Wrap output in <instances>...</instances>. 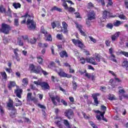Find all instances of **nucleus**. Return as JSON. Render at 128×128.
<instances>
[{
    "label": "nucleus",
    "mask_w": 128,
    "mask_h": 128,
    "mask_svg": "<svg viewBox=\"0 0 128 128\" xmlns=\"http://www.w3.org/2000/svg\"><path fill=\"white\" fill-rule=\"evenodd\" d=\"M22 18H28L26 22L28 30H36V23L34 20V14L30 15L28 14V12H26L24 16H22Z\"/></svg>",
    "instance_id": "nucleus-1"
},
{
    "label": "nucleus",
    "mask_w": 128,
    "mask_h": 128,
    "mask_svg": "<svg viewBox=\"0 0 128 128\" xmlns=\"http://www.w3.org/2000/svg\"><path fill=\"white\" fill-rule=\"evenodd\" d=\"M34 84H37V86H40L43 90H50V85L46 82H40V80H38V82L34 81Z\"/></svg>",
    "instance_id": "nucleus-2"
},
{
    "label": "nucleus",
    "mask_w": 128,
    "mask_h": 128,
    "mask_svg": "<svg viewBox=\"0 0 128 128\" xmlns=\"http://www.w3.org/2000/svg\"><path fill=\"white\" fill-rule=\"evenodd\" d=\"M40 70H42V67L40 66H38L36 68V66L34 64H31L29 65V70L30 72H34V74H40Z\"/></svg>",
    "instance_id": "nucleus-3"
},
{
    "label": "nucleus",
    "mask_w": 128,
    "mask_h": 128,
    "mask_svg": "<svg viewBox=\"0 0 128 128\" xmlns=\"http://www.w3.org/2000/svg\"><path fill=\"white\" fill-rule=\"evenodd\" d=\"M10 25H8L6 24H2V28L0 29V32L5 34H10Z\"/></svg>",
    "instance_id": "nucleus-4"
},
{
    "label": "nucleus",
    "mask_w": 128,
    "mask_h": 128,
    "mask_svg": "<svg viewBox=\"0 0 128 128\" xmlns=\"http://www.w3.org/2000/svg\"><path fill=\"white\" fill-rule=\"evenodd\" d=\"M96 12L94 10H90L87 14V20H96Z\"/></svg>",
    "instance_id": "nucleus-5"
},
{
    "label": "nucleus",
    "mask_w": 128,
    "mask_h": 128,
    "mask_svg": "<svg viewBox=\"0 0 128 128\" xmlns=\"http://www.w3.org/2000/svg\"><path fill=\"white\" fill-rule=\"evenodd\" d=\"M64 114L68 120H72V118L74 116V111L71 109H68L64 112Z\"/></svg>",
    "instance_id": "nucleus-6"
},
{
    "label": "nucleus",
    "mask_w": 128,
    "mask_h": 128,
    "mask_svg": "<svg viewBox=\"0 0 128 128\" xmlns=\"http://www.w3.org/2000/svg\"><path fill=\"white\" fill-rule=\"evenodd\" d=\"M50 98L54 106H58V102H60V98L58 96H54L52 95H50Z\"/></svg>",
    "instance_id": "nucleus-7"
},
{
    "label": "nucleus",
    "mask_w": 128,
    "mask_h": 128,
    "mask_svg": "<svg viewBox=\"0 0 128 128\" xmlns=\"http://www.w3.org/2000/svg\"><path fill=\"white\" fill-rule=\"evenodd\" d=\"M102 18H103L106 20V18H114V16H112V15L110 14V12L105 10L103 11Z\"/></svg>",
    "instance_id": "nucleus-8"
},
{
    "label": "nucleus",
    "mask_w": 128,
    "mask_h": 128,
    "mask_svg": "<svg viewBox=\"0 0 128 128\" xmlns=\"http://www.w3.org/2000/svg\"><path fill=\"white\" fill-rule=\"evenodd\" d=\"M86 60L87 62H89L90 64H92L94 66H98V63L96 62V60L94 58H86Z\"/></svg>",
    "instance_id": "nucleus-9"
},
{
    "label": "nucleus",
    "mask_w": 128,
    "mask_h": 128,
    "mask_svg": "<svg viewBox=\"0 0 128 128\" xmlns=\"http://www.w3.org/2000/svg\"><path fill=\"white\" fill-rule=\"evenodd\" d=\"M100 96V94L96 93V94H92V98L93 100H94V102L96 104V106H98V96Z\"/></svg>",
    "instance_id": "nucleus-10"
},
{
    "label": "nucleus",
    "mask_w": 128,
    "mask_h": 128,
    "mask_svg": "<svg viewBox=\"0 0 128 128\" xmlns=\"http://www.w3.org/2000/svg\"><path fill=\"white\" fill-rule=\"evenodd\" d=\"M14 92L18 98H22L21 94H22V89H16L14 90Z\"/></svg>",
    "instance_id": "nucleus-11"
},
{
    "label": "nucleus",
    "mask_w": 128,
    "mask_h": 128,
    "mask_svg": "<svg viewBox=\"0 0 128 128\" xmlns=\"http://www.w3.org/2000/svg\"><path fill=\"white\" fill-rule=\"evenodd\" d=\"M76 28H78L79 32H80V34H82V36H86V32H84L82 31V26H80L78 24H76Z\"/></svg>",
    "instance_id": "nucleus-12"
},
{
    "label": "nucleus",
    "mask_w": 128,
    "mask_h": 128,
    "mask_svg": "<svg viewBox=\"0 0 128 128\" xmlns=\"http://www.w3.org/2000/svg\"><path fill=\"white\" fill-rule=\"evenodd\" d=\"M7 106L9 110H10L12 108H14V101H12V100H10L9 102L7 104Z\"/></svg>",
    "instance_id": "nucleus-13"
},
{
    "label": "nucleus",
    "mask_w": 128,
    "mask_h": 128,
    "mask_svg": "<svg viewBox=\"0 0 128 128\" xmlns=\"http://www.w3.org/2000/svg\"><path fill=\"white\" fill-rule=\"evenodd\" d=\"M32 93H28L27 94V100L28 102H34L36 100V98H32Z\"/></svg>",
    "instance_id": "nucleus-14"
},
{
    "label": "nucleus",
    "mask_w": 128,
    "mask_h": 128,
    "mask_svg": "<svg viewBox=\"0 0 128 128\" xmlns=\"http://www.w3.org/2000/svg\"><path fill=\"white\" fill-rule=\"evenodd\" d=\"M112 52H114V49L112 48H111L109 49V52L110 54V58H112L113 60V62H116V60L114 59V58H116V56L112 54Z\"/></svg>",
    "instance_id": "nucleus-15"
},
{
    "label": "nucleus",
    "mask_w": 128,
    "mask_h": 128,
    "mask_svg": "<svg viewBox=\"0 0 128 128\" xmlns=\"http://www.w3.org/2000/svg\"><path fill=\"white\" fill-rule=\"evenodd\" d=\"M77 46L78 48H80L82 50V49L84 48H86V46H84V43H82V41H80V40H78Z\"/></svg>",
    "instance_id": "nucleus-16"
},
{
    "label": "nucleus",
    "mask_w": 128,
    "mask_h": 128,
    "mask_svg": "<svg viewBox=\"0 0 128 128\" xmlns=\"http://www.w3.org/2000/svg\"><path fill=\"white\" fill-rule=\"evenodd\" d=\"M14 86H16V82L10 81V83L8 84V88L9 90H12V88H14Z\"/></svg>",
    "instance_id": "nucleus-17"
},
{
    "label": "nucleus",
    "mask_w": 128,
    "mask_h": 128,
    "mask_svg": "<svg viewBox=\"0 0 128 128\" xmlns=\"http://www.w3.org/2000/svg\"><path fill=\"white\" fill-rule=\"evenodd\" d=\"M60 58H68V53H66V51H62L60 53Z\"/></svg>",
    "instance_id": "nucleus-18"
},
{
    "label": "nucleus",
    "mask_w": 128,
    "mask_h": 128,
    "mask_svg": "<svg viewBox=\"0 0 128 128\" xmlns=\"http://www.w3.org/2000/svg\"><path fill=\"white\" fill-rule=\"evenodd\" d=\"M11 112H10V115L11 118H14V116L16 114V108L10 109Z\"/></svg>",
    "instance_id": "nucleus-19"
},
{
    "label": "nucleus",
    "mask_w": 128,
    "mask_h": 128,
    "mask_svg": "<svg viewBox=\"0 0 128 128\" xmlns=\"http://www.w3.org/2000/svg\"><path fill=\"white\" fill-rule=\"evenodd\" d=\"M54 10H56V12H62V8H58V6H54L52 8H51L50 11L54 12Z\"/></svg>",
    "instance_id": "nucleus-20"
},
{
    "label": "nucleus",
    "mask_w": 128,
    "mask_h": 128,
    "mask_svg": "<svg viewBox=\"0 0 128 128\" xmlns=\"http://www.w3.org/2000/svg\"><path fill=\"white\" fill-rule=\"evenodd\" d=\"M120 36V32H116L114 35L112 36V40L113 41H114Z\"/></svg>",
    "instance_id": "nucleus-21"
},
{
    "label": "nucleus",
    "mask_w": 128,
    "mask_h": 128,
    "mask_svg": "<svg viewBox=\"0 0 128 128\" xmlns=\"http://www.w3.org/2000/svg\"><path fill=\"white\" fill-rule=\"evenodd\" d=\"M13 6H14V8L18 10V8H20V6H22V5L18 2H14L13 3Z\"/></svg>",
    "instance_id": "nucleus-22"
},
{
    "label": "nucleus",
    "mask_w": 128,
    "mask_h": 128,
    "mask_svg": "<svg viewBox=\"0 0 128 128\" xmlns=\"http://www.w3.org/2000/svg\"><path fill=\"white\" fill-rule=\"evenodd\" d=\"M36 58L38 60V62L39 64H42L44 62V60L42 59V56H38L36 57Z\"/></svg>",
    "instance_id": "nucleus-23"
},
{
    "label": "nucleus",
    "mask_w": 128,
    "mask_h": 128,
    "mask_svg": "<svg viewBox=\"0 0 128 128\" xmlns=\"http://www.w3.org/2000/svg\"><path fill=\"white\" fill-rule=\"evenodd\" d=\"M17 44L20 46H24V42H22V39L20 38H18Z\"/></svg>",
    "instance_id": "nucleus-24"
},
{
    "label": "nucleus",
    "mask_w": 128,
    "mask_h": 128,
    "mask_svg": "<svg viewBox=\"0 0 128 128\" xmlns=\"http://www.w3.org/2000/svg\"><path fill=\"white\" fill-rule=\"evenodd\" d=\"M45 36L46 37V40H48V42H52V35L48 34V33L46 34Z\"/></svg>",
    "instance_id": "nucleus-25"
},
{
    "label": "nucleus",
    "mask_w": 128,
    "mask_h": 128,
    "mask_svg": "<svg viewBox=\"0 0 128 128\" xmlns=\"http://www.w3.org/2000/svg\"><path fill=\"white\" fill-rule=\"evenodd\" d=\"M22 82L23 86H26L27 84H28V78H24L22 80Z\"/></svg>",
    "instance_id": "nucleus-26"
},
{
    "label": "nucleus",
    "mask_w": 128,
    "mask_h": 128,
    "mask_svg": "<svg viewBox=\"0 0 128 128\" xmlns=\"http://www.w3.org/2000/svg\"><path fill=\"white\" fill-rule=\"evenodd\" d=\"M122 66H124V68H128V62L127 60H125L122 64Z\"/></svg>",
    "instance_id": "nucleus-27"
},
{
    "label": "nucleus",
    "mask_w": 128,
    "mask_h": 128,
    "mask_svg": "<svg viewBox=\"0 0 128 128\" xmlns=\"http://www.w3.org/2000/svg\"><path fill=\"white\" fill-rule=\"evenodd\" d=\"M120 24H122V22L120 21V20H116V22H114V26H120Z\"/></svg>",
    "instance_id": "nucleus-28"
},
{
    "label": "nucleus",
    "mask_w": 128,
    "mask_h": 128,
    "mask_svg": "<svg viewBox=\"0 0 128 128\" xmlns=\"http://www.w3.org/2000/svg\"><path fill=\"white\" fill-rule=\"evenodd\" d=\"M58 74H59L60 76L65 78L66 76V73L64 72L62 70H60V72H58Z\"/></svg>",
    "instance_id": "nucleus-29"
},
{
    "label": "nucleus",
    "mask_w": 128,
    "mask_h": 128,
    "mask_svg": "<svg viewBox=\"0 0 128 128\" xmlns=\"http://www.w3.org/2000/svg\"><path fill=\"white\" fill-rule=\"evenodd\" d=\"M15 100L16 102V106H22V101H20V100H18V98H16Z\"/></svg>",
    "instance_id": "nucleus-30"
},
{
    "label": "nucleus",
    "mask_w": 128,
    "mask_h": 128,
    "mask_svg": "<svg viewBox=\"0 0 128 128\" xmlns=\"http://www.w3.org/2000/svg\"><path fill=\"white\" fill-rule=\"evenodd\" d=\"M28 42L31 44H36V39L34 38H30L28 40Z\"/></svg>",
    "instance_id": "nucleus-31"
},
{
    "label": "nucleus",
    "mask_w": 128,
    "mask_h": 128,
    "mask_svg": "<svg viewBox=\"0 0 128 128\" xmlns=\"http://www.w3.org/2000/svg\"><path fill=\"white\" fill-rule=\"evenodd\" d=\"M66 10H68L70 12H74L76 9L72 7H68Z\"/></svg>",
    "instance_id": "nucleus-32"
},
{
    "label": "nucleus",
    "mask_w": 128,
    "mask_h": 128,
    "mask_svg": "<svg viewBox=\"0 0 128 128\" xmlns=\"http://www.w3.org/2000/svg\"><path fill=\"white\" fill-rule=\"evenodd\" d=\"M72 86H73V90H76V88H78V84H76V81H72Z\"/></svg>",
    "instance_id": "nucleus-33"
},
{
    "label": "nucleus",
    "mask_w": 128,
    "mask_h": 128,
    "mask_svg": "<svg viewBox=\"0 0 128 128\" xmlns=\"http://www.w3.org/2000/svg\"><path fill=\"white\" fill-rule=\"evenodd\" d=\"M108 100H116V96L114 94H109Z\"/></svg>",
    "instance_id": "nucleus-34"
},
{
    "label": "nucleus",
    "mask_w": 128,
    "mask_h": 128,
    "mask_svg": "<svg viewBox=\"0 0 128 128\" xmlns=\"http://www.w3.org/2000/svg\"><path fill=\"white\" fill-rule=\"evenodd\" d=\"M56 38H58V40H62L64 38V36L62 35V34H58L56 35Z\"/></svg>",
    "instance_id": "nucleus-35"
},
{
    "label": "nucleus",
    "mask_w": 128,
    "mask_h": 128,
    "mask_svg": "<svg viewBox=\"0 0 128 128\" xmlns=\"http://www.w3.org/2000/svg\"><path fill=\"white\" fill-rule=\"evenodd\" d=\"M96 112L98 114H100V116H101V118H104V114H106V112H104V111H103V112H102L100 110H97Z\"/></svg>",
    "instance_id": "nucleus-36"
},
{
    "label": "nucleus",
    "mask_w": 128,
    "mask_h": 128,
    "mask_svg": "<svg viewBox=\"0 0 128 128\" xmlns=\"http://www.w3.org/2000/svg\"><path fill=\"white\" fill-rule=\"evenodd\" d=\"M54 123L57 126H58V128H62V124H60V121L55 122Z\"/></svg>",
    "instance_id": "nucleus-37"
},
{
    "label": "nucleus",
    "mask_w": 128,
    "mask_h": 128,
    "mask_svg": "<svg viewBox=\"0 0 128 128\" xmlns=\"http://www.w3.org/2000/svg\"><path fill=\"white\" fill-rule=\"evenodd\" d=\"M118 18H120V20H128V18H126L124 15V14H120L118 16Z\"/></svg>",
    "instance_id": "nucleus-38"
},
{
    "label": "nucleus",
    "mask_w": 128,
    "mask_h": 128,
    "mask_svg": "<svg viewBox=\"0 0 128 128\" xmlns=\"http://www.w3.org/2000/svg\"><path fill=\"white\" fill-rule=\"evenodd\" d=\"M51 80H52V82H54L56 81L54 80H56V82H58V78H56V77H54V76H51Z\"/></svg>",
    "instance_id": "nucleus-39"
},
{
    "label": "nucleus",
    "mask_w": 128,
    "mask_h": 128,
    "mask_svg": "<svg viewBox=\"0 0 128 128\" xmlns=\"http://www.w3.org/2000/svg\"><path fill=\"white\" fill-rule=\"evenodd\" d=\"M100 55L98 54H97L96 56V58H95V59L96 60V62H100Z\"/></svg>",
    "instance_id": "nucleus-40"
},
{
    "label": "nucleus",
    "mask_w": 128,
    "mask_h": 128,
    "mask_svg": "<svg viewBox=\"0 0 128 128\" xmlns=\"http://www.w3.org/2000/svg\"><path fill=\"white\" fill-rule=\"evenodd\" d=\"M0 12L2 13L6 12V8L2 6H0Z\"/></svg>",
    "instance_id": "nucleus-41"
},
{
    "label": "nucleus",
    "mask_w": 128,
    "mask_h": 128,
    "mask_svg": "<svg viewBox=\"0 0 128 128\" xmlns=\"http://www.w3.org/2000/svg\"><path fill=\"white\" fill-rule=\"evenodd\" d=\"M14 24L16 26H18V18L14 20Z\"/></svg>",
    "instance_id": "nucleus-42"
},
{
    "label": "nucleus",
    "mask_w": 128,
    "mask_h": 128,
    "mask_svg": "<svg viewBox=\"0 0 128 128\" xmlns=\"http://www.w3.org/2000/svg\"><path fill=\"white\" fill-rule=\"evenodd\" d=\"M0 112L2 116H4V108H2L1 106H0Z\"/></svg>",
    "instance_id": "nucleus-43"
},
{
    "label": "nucleus",
    "mask_w": 128,
    "mask_h": 128,
    "mask_svg": "<svg viewBox=\"0 0 128 128\" xmlns=\"http://www.w3.org/2000/svg\"><path fill=\"white\" fill-rule=\"evenodd\" d=\"M98 2H100L102 4V5L103 6H106V3L104 2V0H96Z\"/></svg>",
    "instance_id": "nucleus-44"
},
{
    "label": "nucleus",
    "mask_w": 128,
    "mask_h": 128,
    "mask_svg": "<svg viewBox=\"0 0 128 128\" xmlns=\"http://www.w3.org/2000/svg\"><path fill=\"white\" fill-rule=\"evenodd\" d=\"M120 54H123V56H124L126 58H128V52H124V51H121L120 52Z\"/></svg>",
    "instance_id": "nucleus-45"
},
{
    "label": "nucleus",
    "mask_w": 128,
    "mask_h": 128,
    "mask_svg": "<svg viewBox=\"0 0 128 128\" xmlns=\"http://www.w3.org/2000/svg\"><path fill=\"white\" fill-rule=\"evenodd\" d=\"M40 32L42 34H44L46 36V34H47L48 32H46V30H44V28H42Z\"/></svg>",
    "instance_id": "nucleus-46"
},
{
    "label": "nucleus",
    "mask_w": 128,
    "mask_h": 128,
    "mask_svg": "<svg viewBox=\"0 0 128 128\" xmlns=\"http://www.w3.org/2000/svg\"><path fill=\"white\" fill-rule=\"evenodd\" d=\"M63 28H68V24L65 22H62Z\"/></svg>",
    "instance_id": "nucleus-47"
},
{
    "label": "nucleus",
    "mask_w": 128,
    "mask_h": 128,
    "mask_svg": "<svg viewBox=\"0 0 128 128\" xmlns=\"http://www.w3.org/2000/svg\"><path fill=\"white\" fill-rule=\"evenodd\" d=\"M89 38H90V40H91V42H92L94 44H96V40L95 38H92V36H89Z\"/></svg>",
    "instance_id": "nucleus-48"
},
{
    "label": "nucleus",
    "mask_w": 128,
    "mask_h": 128,
    "mask_svg": "<svg viewBox=\"0 0 128 128\" xmlns=\"http://www.w3.org/2000/svg\"><path fill=\"white\" fill-rule=\"evenodd\" d=\"M1 74L2 78H4L5 80L6 78H8V76H6V72H2Z\"/></svg>",
    "instance_id": "nucleus-49"
},
{
    "label": "nucleus",
    "mask_w": 128,
    "mask_h": 128,
    "mask_svg": "<svg viewBox=\"0 0 128 128\" xmlns=\"http://www.w3.org/2000/svg\"><path fill=\"white\" fill-rule=\"evenodd\" d=\"M80 61L81 62V64H86V59H84V58H80Z\"/></svg>",
    "instance_id": "nucleus-50"
},
{
    "label": "nucleus",
    "mask_w": 128,
    "mask_h": 128,
    "mask_svg": "<svg viewBox=\"0 0 128 128\" xmlns=\"http://www.w3.org/2000/svg\"><path fill=\"white\" fill-rule=\"evenodd\" d=\"M61 102L66 106H68V102H66L64 99L61 100Z\"/></svg>",
    "instance_id": "nucleus-51"
},
{
    "label": "nucleus",
    "mask_w": 128,
    "mask_h": 128,
    "mask_svg": "<svg viewBox=\"0 0 128 128\" xmlns=\"http://www.w3.org/2000/svg\"><path fill=\"white\" fill-rule=\"evenodd\" d=\"M38 106L40 108H42L43 110H46V106L42 105L41 104H38Z\"/></svg>",
    "instance_id": "nucleus-52"
},
{
    "label": "nucleus",
    "mask_w": 128,
    "mask_h": 128,
    "mask_svg": "<svg viewBox=\"0 0 128 128\" xmlns=\"http://www.w3.org/2000/svg\"><path fill=\"white\" fill-rule=\"evenodd\" d=\"M40 72H42L43 74H44V76H48V72H46V71L44 70L42 68L40 70Z\"/></svg>",
    "instance_id": "nucleus-53"
},
{
    "label": "nucleus",
    "mask_w": 128,
    "mask_h": 128,
    "mask_svg": "<svg viewBox=\"0 0 128 128\" xmlns=\"http://www.w3.org/2000/svg\"><path fill=\"white\" fill-rule=\"evenodd\" d=\"M107 28H110L112 30V28L114 26L112 25V24H108L106 25Z\"/></svg>",
    "instance_id": "nucleus-54"
},
{
    "label": "nucleus",
    "mask_w": 128,
    "mask_h": 128,
    "mask_svg": "<svg viewBox=\"0 0 128 128\" xmlns=\"http://www.w3.org/2000/svg\"><path fill=\"white\" fill-rule=\"evenodd\" d=\"M88 8H94V4H92V2H89L88 4Z\"/></svg>",
    "instance_id": "nucleus-55"
},
{
    "label": "nucleus",
    "mask_w": 128,
    "mask_h": 128,
    "mask_svg": "<svg viewBox=\"0 0 128 128\" xmlns=\"http://www.w3.org/2000/svg\"><path fill=\"white\" fill-rule=\"evenodd\" d=\"M108 2L107 4V6L108 7L110 6H112V0H108Z\"/></svg>",
    "instance_id": "nucleus-56"
},
{
    "label": "nucleus",
    "mask_w": 128,
    "mask_h": 128,
    "mask_svg": "<svg viewBox=\"0 0 128 128\" xmlns=\"http://www.w3.org/2000/svg\"><path fill=\"white\" fill-rule=\"evenodd\" d=\"M101 108L102 110H104V112H106V107L104 105H102L101 106Z\"/></svg>",
    "instance_id": "nucleus-57"
},
{
    "label": "nucleus",
    "mask_w": 128,
    "mask_h": 128,
    "mask_svg": "<svg viewBox=\"0 0 128 128\" xmlns=\"http://www.w3.org/2000/svg\"><path fill=\"white\" fill-rule=\"evenodd\" d=\"M63 6H64L66 10L68 8V4H66V2H64Z\"/></svg>",
    "instance_id": "nucleus-58"
},
{
    "label": "nucleus",
    "mask_w": 128,
    "mask_h": 128,
    "mask_svg": "<svg viewBox=\"0 0 128 128\" xmlns=\"http://www.w3.org/2000/svg\"><path fill=\"white\" fill-rule=\"evenodd\" d=\"M69 72L70 74H74V69H72V67L69 68Z\"/></svg>",
    "instance_id": "nucleus-59"
},
{
    "label": "nucleus",
    "mask_w": 128,
    "mask_h": 128,
    "mask_svg": "<svg viewBox=\"0 0 128 128\" xmlns=\"http://www.w3.org/2000/svg\"><path fill=\"white\" fill-rule=\"evenodd\" d=\"M82 114H83L84 117V118H86V120H88V119L89 118V117H88V116H86V113L82 112Z\"/></svg>",
    "instance_id": "nucleus-60"
},
{
    "label": "nucleus",
    "mask_w": 128,
    "mask_h": 128,
    "mask_svg": "<svg viewBox=\"0 0 128 128\" xmlns=\"http://www.w3.org/2000/svg\"><path fill=\"white\" fill-rule=\"evenodd\" d=\"M106 44L107 46H110V42L109 41V40H106Z\"/></svg>",
    "instance_id": "nucleus-61"
},
{
    "label": "nucleus",
    "mask_w": 128,
    "mask_h": 128,
    "mask_svg": "<svg viewBox=\"0 0 128 128\" xmlns=\"http://www.w3.org/2000/svg\"><path fill=\"white\" fill-rule=\"evenodd\" d=\"M78 40H76V39L72 40V42L74 44H76H76L78 45Z\"/></svg>",
    "instance_id": "nucleus-62"
},
{
    "label": "nucleus",
    "mask_w": 128,
    "mask_h": 128,
    "mask_svg": "<svg viewBox=\"0 0 128 128\" xmlns=\"http://www.w3.org/2000/svg\"><path fill=\"white\" fill-rule=\"evenodd\" d=\"M5 70L6 72H9V74H10V72H12L11 68H6Z\"/></svg>",
    "instance_id": "nucleus-63"
},
{
    "label": "nucleus",
    "mask_w": 128,
    "mask_h": 128,
    "mask_svg": "<svg viewBox=\"0 0 128 128\" xmlns=\"http://www.w3.org/2000/svg\"><path fill=\"white\" fill-rule=\"evenodd\" d=\"M84 76H86L88 78H90V74H88V73L86 72L85 73V75Z\"/></svg>",
    "instance_id": "nucleus-64"
}]
</instances>
